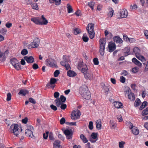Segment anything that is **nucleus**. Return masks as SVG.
<instances>
[{
    "label": "nucleus",
    "instance_id": "54",
    "mask_svg": "<svg viewBox=\"0 0 148 148\" xmlns=\"http://www.w3.org/2000/svg\"><path fill=\"white\" fill-rule=\"evenodd\" d=\"M120 81L122 83H124L125 81V78L123 76H121L120 78Z\"/></svg>",
    "mask_w": 148,
    "mask_h": 148
},
{
    "label": "nucleus",
    "instance_id": "61",
    "mask_svg": "<svg viewBox=\"0 0 148 148\" xmlns=\"http://www.w3.org/2000/svg\"><path fill=\"white\" fill-rule=\"evenodd\" d=\"M48 136V132H46V133H44L43 134V137L45 139H47V137Z\"/></svg>",
    "mask_w": 148,
    "mask_h": 148
},
{
    "label": "nucleus",
    "instance_id": "19",
    "mask_svg": "<svg viewBox=\"0 0 148 148\" xmlns=\"http://www.w3.org/2000/svg\"><path fill=\"white\" fill-rule=\"evenodd\" d=\"M24 59L28 63H32L34 61V58L32 56L28 57L25 56L24 57Z\"/></svg>",
    "mask_w": 148,
    "mask_h": 148
},
{
    "label": "nucleus",
    "instance_id": "44",
    "mask_svg": "<svg viewBox=\"0 0 148 148\" xmlns=\"http://www.w3.org/2000/svg\"><path fill=\"white\" fill-rule=\"evenodd\" d=\"M81 32L80 29L78 28H76L74 29V34L77 35L80 33Z\"/></svg>",
    "mask_w": 148,
    "mask_h": 148
},
{
    "label": "nucleus",
    "instance_id": "12",
    "mask_svg": "<svg viewBox=\"0 0 148 148\" xmlns=\"http://www.w3.org/2000/svg\"><path fill=\"white\" fill-rule=\"evenodd\" d=\"M125 95H127L128 97L130 100L133 101L135 99V96L134 94L133 93H132L131 92V90L129 89L128 90L125 91Z\"/></svg>",
    "mask_w": 148,
    "mask_h": 148
},
{
    "label": "nucleus",
    "instance_id": "28",
    "mask_svg": "<svg viewBox=\"0 0 148 148\" xmlns=\"http://www.w3.org/2000/svg\"><path fill=\"white\" fill-rule=\"evenodd\" d=\"M60 142L59 140H55L53 143V148H59L60 146Z\"/></svg>",
    "mask_w": 148,
    "mask_h": 148
},
{
    "label": "nucleus",
    "instance_id": "15",
    "mask_svg": "<svg viewBox=\"0 0 148 148\" xmlns=\"http://www.w3.org/2000/svg\"><path fill=\"white\" fill-rule=\"evenodd\" d=\"M55 61L52 59H48L47 60V64L48 66L53 67L56 65L55 64Z\"/></svg>",
    "mask_w": 148,
    "mask_h": 148
},
{
    "label": "nucleus",
    "instance_id": "40",
    "mask_svg": "<svg viewBox=\"0 0 148 148\" xmlns=\"http://www.w3.org/2000/svg\"><path fill=\"white\" fill-rule=\"evenodd\" d=\"M88 38L86 34H84L82 37L83 41L85 42H87L88 40Z\"/></svg>",
    "mask_w": 148,
    "mask_h": 148
},
{
    "label": "nucleus",
    "instance_id": "58",
    "mask_svg": "<svg viewBox=\"0 0 148 148\" xmlns=\"http://www.w3.org/2000/svg\"><path fill=\"white\" fill-rule=\"evenodd\" d=\"M60 95L59 92H56L54 93V97L55 98H58Z\"/></svg>",
    "mask_w": 148,
    "mask_h": 148
},
{
    "label": "nucleus",
    "instance_id": "13",
    "mask_svg": "<svg viewBox=\"0 0 148 148\" xmlns=\"http://www.w3.org/2000/svg\"><path fill=\"white\" fill-rule=\"evenodd\" d=\"M108 46L109 49V51L110 52H112L114 51L116 47L115 43L112 42H109Z\"/></svg>",
    "mask_w": 148,
    "mask_h": 148
},
{
    "label": "nucleus",
    "instance_id": "35",
    "mask_svg": "<svg viewBox=\"0 0 148 148\" xmlns=\"http://www.w3.org/2000/svg\"><path fill=\"white\" fill-rule=\"evenodd\" d=\"M67 8L68 12L69 13H71L73 10V9L71 5L69 4H68L67 5Z\"/></svg>",
    "mask_w": 148,
    "mask_h": 148
},
{
    "label": "nucleus",
    "instance_id": "14",
    "mask_svg": "<svg viewBox=\"0 0 148 148\" xmlns=\"http://www.w3.org/2000/svg\"><path fill=\"white\" fill-rule=\"evenodd\" d=\"M93 75L91 71H88L86 73H84V77L87 79L92 80L93 78Z\"/></svg>",
    "mask_w": 148,
    "mask_h": 148
},
{
    "label": "nucleus",
    "instance_id": "43",
    "mask_svg": "<svg viewBox=\"0 0 148 148\" xmlns=\"http://www.w3.org/2000/svg\"><path fill=\"white\" fill-rule=\"evenodd\" d=\"M125 144V142L121 141L119 142V147L120 148H124V145Z\"/></svg>",
    "mask_w": 148,
    "mask_h": 148
},
{
    "label": "nucleus",
    "instance_id": "62",
    "mask_svg": "<svg viewBox=\"0 0 148 148\" xmlns=\"http://www.w3.org/2000/svg\"><path fill=\"white\" fill-rule=\"evenodd\" d=\"M29 101L30 102L32 103L35 104L36 103V102L35 100L32 98H29Z\"/></svg>",
    "mask_w": 148,
    "mask_h": 148
},
{
    "label": "nucleus",
    "instance_id": "11",
    "mask_svg": "<svg viewBox=\"0 0 148 148\" xmlns=\"http://www.w3.org/2000/svg\"><path fill=\"white\" fill-rule=\"evenodd\" d=\"M98 133L92 132L91 134V138H90V141L92 143H95L98 139Z\"/></svg>",
    "mask_w": 148,
    "mask_h": 148
},
{
    "label": "nucleus",
    "instance_id": "48",
    "mask_svg": "<svg viewBox=\"0 0 148 148\" xmlns=\"http://www.w3.org/2000/svg\"><path fill=\"white\" fill-rule=\"evenodd\" d=\"M93 62L94 64L95 65H97L99 64L98 60L97 58H95L93 60Z\"/></svg>",
    "mask_w": 148,
    "mask_h": 148
},
{
    "label": "nucleus",
    "instance_id": "33",
    "mask_svg": "<svg viewBox=\"0 0 148 148\" xmlns=\"http://www.w3.org/2000/svg\"><path fill=\"white\" fill-rule=\"evenodd\" d=\"M124 52L126 54L125 56L130 54V48L129 47H127L124 48L123 49Z\"/></svg>",
    "mask_w": 148,
    "mask_h": 148
},
{
    "label": "nucleus",
    "instance_id": "8",
    "mask_svg": "<svg viewBox=\"0 0 148 148\" xmlns=\"http://www.w3.org/2000/svg\"><path fill=\"white\" fill-rule=\"evenodd\" d=\"M80 112L79 110H74L72 112L71 118L73 120L77 119L80 117Z\"/></svg>",
    "mask_w": 148,
    "mask_h": 148
},
{
    "label": "nucleus",
    "instance_id": "2",
    "mask_svg": "<svg viewBox=\"0 0 148 148\" xmlns=\"http://www.w3.org/2000/svg\"><path fill=\"white\" fill-rule=\"evenodd\" d=\"M94 25V24L93 23H89L86 27L87 31L89 34V36L91 39L93 38L95 36Z\"/></svg>",
    "mask_w": 148,
    "mask_h": 148
},
{
    "label": "nucleus",
    "instance_id": "24",
    "mask_svg": "<svg viewBox=\"0 0 148 148\" xmlns=\"http://www.w3.org/2000/svg\"><path fill=\"white\" fill-rule=\"evenodd\" d=\"M67 74L68 76L71 77H73L77 75L76 73L74 71L70 70L67 72Z\"/></svg>",
    "mask_w": 148,
    "mask_h": 148
},
{
    "label": "nucleus",
    "instance_id": "56",
    "mask_svg": "<svg viewBox=\"0 0 148 148\" xmlns=\"http://www.w3.org/2000/svg\"><path fill=\"white\" fill-rule=\"evenodd\" d=\"M65 119L64 117L62 118L60 120V123L62 125L64 124L65 123Z\"/></svg>",
    "mask_w": 148,
    "mask_h": 148
},
{
    "label": "nucleus",
    "instance_id": "5",
    "mask_svg": "<svg viewBox=\"0 0 148 148\" xmlns=\"http://www.w3.org/2000/svg\"><path fill=\"white\" fill-rule=\"evenodd\" d=\"M10 131L17 136L18 135V127L17 124H13L10 127Z\"/></svg>",
    "mask_w": 148,
    "mask_h": 148
},
{
    "label": "nucleus",
    "instance_id": "26",
    "mask_svg": "<svg viewBox=\"0 0 148 148\" xmlns=\"http://www.w3.org/2000/svg\"><path fill=\"white\" fill-rule=\"evenodd\" d=\"M132 61L135 64L138 66H140L142 65V64L135 58L132 59Z\"/></svg>",
    "mask_w": 148,
    "mask_h": 148
},
{
    "label": "nucleus",
    "instance_id": "1",
    "mask_svg": "<svg viewBox=\"0 0 148 148\" xmlns=\"http://www.w3.org/2000/svg\"><path fill=\"white\" fill-rule=\"evenodd\" d=\"M79 93L84 98L87 99H90V92L88 90V88L86 85H83L80 88Z\"/></svg>",
    "mask_w": 148,
    "mask_h": 148
},
{
    "label": "nucleus",
    "instance_id": "22",
    "mask_svg": "<svg viewBox=\"0 0 148 148\" xmlns=\"http://www.w3.org/2000/svg\"><path fill=\"white\" fill-rule=\"evenodd\" d=\"M113 40L117 43L121 44L123 41L122 39L119 36H116L113 38Z\"/></svg>",
    "mask_w": 148,
    "mask_h": 148
},
{
    "label": "nucleus",
    "instance_id": "10",
    "mask_svg": "<svg viewBox=\"0 0 148 148\" xmlns=\"http://www.w3.org/2000/svg\"><path fill=\"white\" fill-rule=\"evenodd\" d=\"M66 56L65 55L63 56V58L65 60L62 61L60 62L61 64L65 67L66 70H70L71 69L70 66L69 64L66 60Z\"/></svg>",
    "mask_w": 148,
    "mask_h": 148
},
{
    "label": "nucleus",
    "instance_id": "45",
    "mask_svg": "<svg viewBox=\"0 0 148 148\" xmlns=\"http://www.w3.org/2000/svg\"><path fill=\"white\" fill-rule=\"evenodd\" d=\"M88 128L90 130H92L93 129V123L92 121H90L89 122L88 125Z\"/></svg>",
    "mask_w": 148,
    "mask_h": 148
},
{
    "label": "nucleus",
    "instance_id": "53",
    "mask_svg": "<svg viewBox=\"0 0 148 148\" xmlns=\"http://www.w3.org/2000/svg\"><path fill=\"white\" fill-rule=\"evenodd\" d=\"M103 88L105 92H107L109 91V89L108 87L105 86V85L104 86H103Z\"/></svg>",
    "mask_w": 148,
    "mask_h": 148
},
{
    "label": "nucleus",
    "instance_id": "47",
    "mask_svg": "<svg viewBox=\"0 0 148 148\" xmlns=\"http://www.w3.org/2000/svg\"><path fill=\"white\" fill-rule=\"evenodd\" d=\"M28 53L27 50L25 49H23L21 52V54L23 56L26 55Z\"/></svg>",
    "mask_w": 148,
    "mask_h": 148
},
{
    "label": "nucleus",
    "instance_id": "29",
    "mask_svg": "<svg viewBox=\"0 0 148 148\" xmlns=\"http://www.w3.org/2000/svg\"><path fill=\"white\" fill-rule=\"evenodd\" d=\"M133 52L135 54L136 56L140 54V50L139 48L137 47H134L133 49Z\"/></svg>",
    "mask_w": 148,
    "mask_h": 148
},
{
    "label": "nucleus",
    "instance_id": "36",
    "mask_svg": "<svg viewBox=\"0 0 148 148\" xmlns=\"http://www.w3.org/2000/svg\"><path fill=\"white\" fill-rule=\"evenodd\" d=\"M147 103H148L146 101H144L143 102V103H142V104L141 106H140L139 108L140 110H142L147 105Z\"/></svg>",
    "mask_w": 148,
    "mask_h": 148
},
{
    "label": "nucleus",
    "instance_id": "16",
    "mask_svg": "<svg viewBox=\"0 0 148 148\" xmlns=\"http://www.w3.org/2000/svg\"><path fill=\"white\" fill-rule=\"evenodd\" d=\"M57 80V79L56 78H51L50 80V83L47 84V86L48 87H51L53 89L55 87V86L54 84L55 83H56Z\"/></svg>",
    "mask_w": 148,
    "mask_h": 148
},
{
    "label": "nucleus",
    "instance_id": "41",
    "mask_svg": "<svg viewBox=\"0 0 148 148\" xmlns=\"http://www.w3.org/2000/svg\"><path fill=\"white\" fill-rule=\"evenodd\" d=\"M139 70V68L137 67H136L133 68L132 70V71L134 73L138 72Z\"/></svg>",
    "mask_w": 148,
    "mask_h": 148
},
{
    "label": "nucleus",
    "instance_id": "46",
    "mask_svg": "<svg viewBox=\"0 0 148 148\" xmlns=\"http://www.w3.org/2000/svg\"><path fill=\"white\" fill-rule=\"evenodd\" d=\"M88 5L89 6L92 8V10L93 9V6L95 5V3L94 2L91 1L88 3Z\"/></svg>",
    "mask_w": 148,
    "mask_h": 148
},
{
    "label": "nucleus",
    "instance_id": "37",
    "mask_svg": "<svg viewBox=\"0 0 148 148\" xmlns=\"http://www.w3.org/2000/svg\"><path fill=\"white\" fill-rule=\"evenodd\" d=\"M31 6L32 8L35 10H38V7L37 3H33L31 4Z\"/></svg>",
    "mask_w": 148,
    "mask_h": 148
},
{
    "label": "nucleus",
    "instance_id": "30",
    "mask_svg": "<svg viewBox=\"0 0 148 148\" xmlns=\"http://www.w3.org/2000/svg\"><path fill=\"white\" fill-rule=\"evenodd\" d=\"M80 138L82 140L83 143H87L88 140L87 138L86 137L84 136V135L82 134L80 135Z\"/></svg>",
    "mask_w": 148,
    "mask_h": 148
},
{
    "label": "nucleus",
    "instance_id": "6",
    "mask_svg": "<svg viewBox=\"0 0 148 148\" xmlns=\"http://www.w3.org/2000/svg\"><path fill=\"white\" fill-rule=\"evenodd\" d=\"M11 63L14 68L17 70L21 69V65L19 62L16 58H13L11 59Z\"/></svg>",
    "mask_w": 148,
    "mask_h": 148
},
{
    "label": "nucleus",
    "instance_id": "20",
    "mask_svg": "<svg viewBox=\"0 0 148 148\" xmlns=\"http://www.w3.org/2000/svg\"><path fill=\"white\" fill-rule=\"evenodd\" d=\"M96 126L97 130H100L101 128V119L97 120L95 121Z\"/></svg>",
    "mask_w": 148,
    "mask_h": 148
},
{
    "label": "nucleus",
    "instance_id": "7",
    "mask_svg": "<svg viewBox=\"0 0 148 148\" xmlns=\"http://www.w3.org/2000/svg\"><path fill=\"white\" fill-rule=\"evenodd\" d=\"M128 124L130 129H132V133L136 135H138L139 132V130L136 127L134 126L132 124L131 122H128Z\"/></svg>",
    "mask_w": 148,
    "mask_h": 148
},
{
    "label": "nucleus",
    "instance_id": "21",
    "mask_svg": "<svg viewBox=\"0 0 148 148\" xmlns=\"http://www.w3.org/2000/svg\"><path fill=\"white\" fill-rule=\"evenodd\" d=\"M25 134L27 136L31 137L32 138H33L34 137L33 132L28 129L26 130Z\"/></svg>",
    "mask_w": 148,
    "mask_h": 148
},
{
    "label": "nucleus",
    "instance_id": "32",
    "mask_svg": "<svg viewBox=\"0 0 148 148\" xmlns=\"http://www.w3.org/2000/svg\"><path fill=\"white\" fill-rule=\"evenodd\" d=\"M55 102L56 105L58 107H59L60 105L62 104V102L60 100V98H57L55 100Z\"/></svg>",
    "mask_w": 148,
    "mask_h": 148
},
{
    "label": "nucleus",
    "instance_id": "25",
    "mask_svg": "<svg viewBox=\"0 0 148 148\" xmlns=\"http://www.w3.org/2000/svg\"><path fill=\"white\" fill-rule=\"evenodd\" d=\"M136 57L139 60L143 62H144L143 64L145 65V58L142 56L140 55V54L136 56Z\"/></svg>",
    "mask_w": 148,
    "mask_h": 148
},
{
    "label": "nucleus",
    "instance_id": "51",
    "mask_svg": "<svg viewBox=\"0 0 148 148\" xmlns=\"http://www.w3.org/2000/svg\"><path fill=\"white\" fill-rule=\"evenodd\" d=\"M60 73V71L58 70H56L54 73V76L56 77H58Z\"/></svg>",
    "mask_w": 148,
    "mask_h": 148
},
{
    "label": "nucleus",
    "instance_id": "50",
    "mask_svg": "<svg viewBox=\"0 0 148 148\" xmlns=\"http://www.w3.org/2000/svg\"><path fill=\"white\" fill-rule=\"evenodd\" d=\"M87 67L86 66H85L84 67H83L82 68V69L81 70V72L82 73H84H84H86V71H87Z\"/></svg>",
    "mask_w": 148,
    "mask_h": 148
},
{
    "label": "nucleus",
    "instance_id": "27",
    "mask_svg": "<svg viewBox=\"0 0 148 148\" xmlns=\"http://www.w3.org/2000/svg\"><path fill=\"white\" fill-rule=\"evenodd\" d=\"M114 106L117 108H119L122 107V104L119 101H115L114 102Z\"/></svg>",
    "mask_w": 148,
    "mask_h": 148
},
{
    "label": "nucleus",
    "instance_id": "59",
    "mask_svg": "<svg viewBox=\"0 0 148 148\" xmlns=\"http://www.w3.org/2000/svg\"><path fill=\"white\" fill-rule=\"evenodd\" d=\"M66 105L65 104H62L60 106V108L62 110H64L66 107Z\"/></svg>",
    "mask_w": 148,
    "mask_h": 148
},
{
    "label": "nucleus",
    "instance_id": "63",
    "mask_svg": "<svg viewBox=\"0 0 148 148\" xmlns=\"http://www.w3.org/2000/svg\"><path fill=\"white\" fill-rule=\"evenodd\" d=\"M33 68L34 69H36L38 68V66L36 64L34 63L33 65Z\"/></svg>",
    "mask_w": 148,
    "mask_h": 148
},
{
    "label": "nucleus",
    "instance_id": "60",
    "mask_svg": "<svg viewBox=\"0 0 148 148\" xmlns=\"http://www.w3.org/2000/svg\"><path fill=\"white\" fill-rule=\"evenodd\" d=\"M58 138L62 140V141H64V138L63 136L61 134H59L58 135Z\"/></svg>",
    "mask_w": 148,
    "mask_h": 148
},
{
    "label": "nucleus",
    "instance_id": "55",
    "mask_svg": "<svg viewBox=\"0 0 148 148\" xmlns=\"http://www.w3.org/2000/svg\"><path fill=\"white\" fill-rule=\"evenodd\" d=\"M7 31V29L5 28H2L1 30V33L2 34H5Z\"/></svg>",
    "mask_w": 148,
    "mask_h": 148
},
{
    "label": "nucleus",
    "instance_id": "57",
    "mask_svg": "<svg viewBox=\"0 0 148 148\" xmlns=\"http://www.w3.org/2000/svg\"><path fill=\"white\" fill-rule=\"evenodd\" d=\"M50 107L51 109L54 111H56L57 110V107L53 104H52L50 105Z\"/></svg>",
    "mask_w": 148,
    "mask_h": 148
},
{
    "label": "nucleus",
    "instance_id": "39",
    "mask_svg": "<svg viewBox=\"0 0 148 148\" xmlns=\"http://www.w3.org/2000/svg\"><path fill=\"white\" fill-rule=\"evenodd\" d=\"M141 102L140 99L138 98L137 99L134 103V106L136 107H137L140 103Z\"/></svg>",
    "mask_w": 148,
    "mask_h": 148
},
{
    "label": "nucleus",
    "instance_id": "64",
    "mask_svg": "<svg viewBox=\"0 0 148 148\" xmlns=\"http://www.w3.org/2000/svg\"><path fill=\"white\" fill-rule=\"evenodd\" d=\"M144 33L146 38L148 39V30H145L144 31Z\"/></svg>",
    "mask_w": 148,
    "mask_h": 148
},
{
    "label": "nucleus",
    "instance_id": "23",
    "mask_svg": "<svg viewBox=\"0 0 148 148\" xmlns=\"http://www.w3.org/2000/svg\"><path fill=\"white\" fill-rule=\"evenodd\" d=\"M31 20L35 24L40 25V18H31Z\"/></svg>",
    "mask_w": 148,
    "mask_h": 148
},
{
    "label": "nucleus",
    "instance_id": "31",
    "mask_svg": "<svg viewBox=\"0 0 148 148\" xmlns=\"http://www.w3.org/2000/svg\"><path fill=\"white\" fill-rule=\"evenodd\" d=\"M28 93V91L25 90H21L18 93L19 95H21L23 96H25Z\"/></svg>",
    "mask_w": 148,
    "mask_h": 148
},
{
    "label": "nucleus",
    "instance_id": "38",
    "mask_svg": "<svg viewBox=\"0 0 148 148\" xmlns=\"http://www.w3.org/2000/svg\"><path fill=\"white\" fill-rule=\"evenodd\" d=\"M110 121L111 127L112 129H115L116 126V124L114 123V121L112 120H110Z\"/></svg>",
    "mask_w": 148,
    "mask_h": 148
},
{
    "label": "nucleus",
    "instance_id": "18",
    "mask_svg": "<svg viewBox=\"0 0 148 148\" xmlns=\"http://www.w3.org/2000/svg\"><path fill=\"white\" fill-rule=\"evenodd\" d=\"M48 23V21L45 18L43 15L42 16L41 18H40V25H46Z\"/></svg>",
    "mask_w": 148,
    "mask_h": 148
},
{
    "label": "nucleus",
    "instance_id": "49",
    "mask_svg": "<svg viewBox=\"0 0 148 148\" xmlns=\"http://www.w3.org/2000/svg\"><path fill=\"white\" fill-rule=\"evenodd\" d=\"M114 13V10L111 9V11L109 12L108 14V17H111L112 16Z\"/></svg>",
    "mask_w": 148,
    "mask_h": 148
},
{
    "label": "nucleus",
    "instance_id": "4",
    "mask_svg": "<svg viewBox=\"0 0 148 148\" xmlns=\"http://www.w3.org/2000/svg\"><path fill=\"white\" fill-rule=\"evenodd\" d=\"M40 40L38 38H35L34 39L33 41L28 45V48L29 49H31L37 47L40 44Z\"/></svg>",
    "mask_w": 148,
    "mask_h": 148
},
{
    "label": "nucleus",
    "instance_id": "17",
    "mask_svg": "<svg viewBox=\"0 0 148 148\" xmlns=\"http://www.w3.org/2000/svg\"><path fill=\"white\" fill-rule=\"evenodd\" d=\"M120 14L121 18H126L128 15V12L127 10L125 9H123L120 11Z\"/></svg>",
    "mask_w": 148,
    "mask_h": 148
},
{
    "label": "nucleus",
    "instance_id": "3",
    "mask_svg": "<svg viewBox=\"0 0 148 148\" xmlns=\"http://www.w3.org/2000/svg\"><path fill=\"white\" fill-rule=\"evenodd\" d=\"M100 42V49L99 51L100 54L103 56L104 53V50L106 45V40L103 38H101L99 40Z\"/></svg>",
    "mask_w": 148,
    "mask_h": 148
},
{
    "label": "nucleus",
    "instance_id": "34",
    "mask_svg": "<svg viewBox=\"0 0 148 148\" xmlns=\"http://www.w3.org/2000/svg\"><path fill=\"white\" fill-rule=\"evenodd\" d=\"M148 114V108H147L143 111L141 113V115L142 116H144L147 115Z\"/></svg>",
    "mask_w": 148,
    "mask_h": 148
},
{
    "label": "nucleus",
    "instance_id": "9",
    "mask_svg": "<svg viewBox=\"0 0 148 148\" xmlns=\"http://www.w3.org/2000/svg\"><path fill=\"white\" fill-rule=\"evenodd\" d=\"M63 132L66 135V138L68 139H71L72 138L73 132L71 129H66L63 130Z\"/></svg>",
    "mask_w": 148,
    "mask_h": 148
},
{
    "label": "nucleus",
    "instance_id": "42",
    "mask_svg": "<svg viewBox=\"0 0 148 148\" xmlns=\"http://www.w3.org/2000/svg\"><path fill=\"white\" fill-rule=\"evenodd\" d=\"M58 98H60V100L62 103L65 102L66 99V98L62 95H61L60 97Z\"/></svg>",
    "mask_w": 148,
    "mask_h": 148
},
{
    "label": "nucleus",
    "instance_id": "52",
    "mask_svg": "<svg viewBox=\"0 0 148 148\" xmlns=\"http://www.w3.org/2000/svg\"><path fill=\"white\" fill-rule=\"evenodd\" d=\"M11 95L10 93H8L7 95V101H10L11 99Z\"/></svg>",
    "mask_w": 148,
    "mask_h": 148
}]
</instances>
